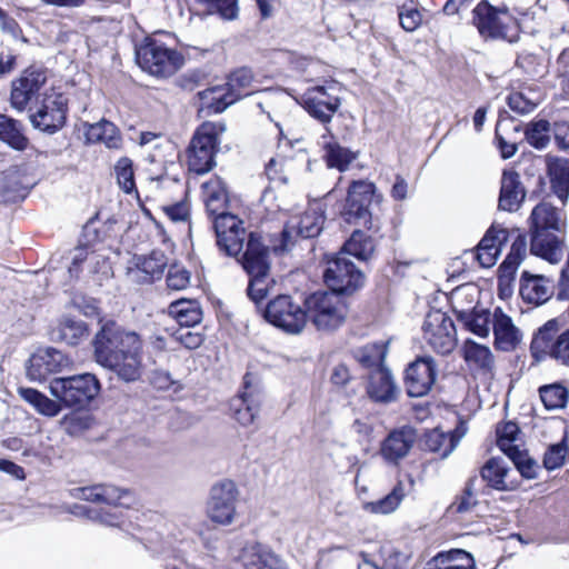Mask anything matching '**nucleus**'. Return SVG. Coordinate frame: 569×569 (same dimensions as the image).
<instances>
[{"label": "nucleus", "mask_w": 569, "mask_h": 569, "mask_svg": "<svg viewBox=\"0 0 569 569\" xmlns=\"http://www.w3.org/2000/svg\"><path fill=\"white\" fill-rule=\"evenodd\" d=\"M143 341L136 331L116 321L101 325L93 339L97 363L113 371L121 380L131 382L141 377Z\"/></svg>", "instance_id": "obj_1"}, {"label": "nucleus", "mask_w": 569, "mask_h": 569, "mask_svg": "<svg viewBox=\"0 0 569 569\" xmlns=\"http://www.w3.org/2000/svg\"><path fill=\"white\" fill-rule=\"evenodd\" d=\"M291 282H297L302 305L291 301L287 296V333H299L305 328L308 315L318 330L332 331L346 320L348 307L340 295L323 291L307 297L309 278L305 271L296 270L289 274Z\"/></svg>", "instance_id": "obj_2"}, {"label": "nucleus", "mask_w": 569, "mask_h": 569, "mask_svg": "<svg viewBox=\"0 0 569 569\" xmlns=\"http://www.w3.org/2000/svg\"><path fill=\"white\" fill-rule=\"evenodd\" d=\"M224 130L226 126L222 122H204L197 129L187 152L190 171L196 174H206L214 167L218 136Z\"/></svg>", "instance_id": "obj_3"}, {"label": "nucleus", "mask_w": 569, "mask_h": 569, "mask_svg": "<svg viewBox=\"0 0 569 569\" xmlns=\"http://www.w3.org/2000/svg\"><path fill=\"white\" fill-rule=\"evenodd\" d=\"M50 393L66 407L81 408L100 391V382L92 373L59 377L50 381Z\"/></svg>", "instance_id": "obj_4"}, {"label": "nucleus", "mask_w": 569, "mask_h": 569, "mask_svg": "<svg viewBox=\"0 0 569 569\" xmlns=\"http://www.w3.org/2000/svg\"><path fill=\"white\" fill-rule=\"evenodd\" d=\"M239 261L250 276L248 296L256 302L262 300L270 290L266 283V277L270 269L268 248L251 233Z\"/></svg>", "instance_id": "obj_5"}, {"label": "nucleus", "mask_w": 569, "mask_h": 569, "mask_svg": "<svg viewBox=\"0 0 569 569\" xmlns=\"http://www.w3.org/2000/svg\"><path fill=\"white\" fill-rule=\"evenodd\" d=\"M472 13V23L483 38H500L509 42L516 40L517 21L507 8H495L487 1H481Z\"/></svg>", "instance_id": "obj_6"}, {"label": "nucleus", "mask_w": 569, "mask_h": 569, "mask_svg": "<svg viewBox=\"0 0 569 569\" xmlns=\"http://www.w3.org/2000/svg\"><path fill=\"white\" fill-rule=\"evenodd\" d=\"M381 196L369 180H353L348 188V196L342 217L346 222L368 227L371 223V207L379 204Z\"/></svg>", "instance_id": "obj_7"}, {"label": "nucleus", "mask_w": 569, "mask_h": 569, "mask_svg": "<svg viewBox=\"0 0 569 569\" xmlns=\"http://www.w3.org/2000/svg\"><path fill=\"white\" fill-rule=\"evenodd\" d=\"M136 58L143 70L157 77L172 76L183 64L180 53L156 40H148L138 47Z\"/></svg>", "instance_id": "obj_8"}, {"label": "nucleus", "mask_w": 569, "mask_h": 569, "mask_svg": "<svg viewBox=\"0 0 569 569\" xmlns=\"http://www.w3.org/2000/svg\"><path fill=\"white\" fill-rule=\"evenodd\" d=\"M342 87L337 81H326L322 86L309 88L300 96H292L310 116L321 122H329L340 107Z\"/></svg>", "instance_id": "obj_9"}, {"label": "nucleus", "mask_w": 569, "mask_h": 569, "mask_svg": "<svg viewBox=\"0 0 569 569\" xmlns=\"http://www.w3.org/2000/svg\"><path fill=\"white\" fill-rule=\"evenodd\" d=\"M30 122L36 129L54 133L63 127L68 112V98L62 93L46 91L42 99L33 108H29Z\"/></svg>", "instance_id": "obj_10"}, {"label": "nucleus", "mask_w": 569, "mask_h": 569, "mask_svg": "<svg viewBox=\"0 0 569 569\" xmlns=\"http://www.w3.org/2000/svg\"><path fill=\"white\" fill-rule=\"evenodd\" d=\"M422 338L435 352L449 355L457 346L452 319L441 310L429 311L422 323Z\"/></svg>", "instance_id": "obj_11"}, {"label": "nucleus", "mask_w": 569, "mask_h": 569, "mask_svg": "<svg viewBox=\"0 0 569 569\" xmlns=\"http://www.w3.org/2000/svg\"><path fill=\"white\" fill-rule=\"evenodd\" d=\"M323 279L331 292L338 295H350L365 283L363 273L340 252L328 261V267L323 271Z\"/></svg>", "instance_id": "obj_12"}, {"label": "nucleus", "mask_w": 569, "mask_h": 569, "mask_svg": "<svg viewBox=\"0 0 569 569\" xmlns=\"http://www.w3.org/2000/svg\"><path fill=\"white\" fill-rule=\"evenodd\" d=\"M237 497V487L232 481L226 480L214 485L208 501V517L213 522L230 525L236 516Z\"/></svg>", "instance_id": "obj_13"}, {"label": "nucleus", "mask_w": 569, "mask_h": 569, "mask_svg": "<svg viewBox=\"0 0 569 569\" xmlns=\"http://www.w3.org/2000/svg\"><path fill=\"white\" fill-rule=\"evenodd\" d=\"M437 378V366L430 356L419 357L406 369L405 385L409 397H423L431 390Z\"/></svg>", "instance_id": "obj_14"}, {"label": "nucleus", "mask_w": 569, "mask_h": 569, "mask_svg": "<svg viewBox=\"0 0 569 569\" xmlns=\"http://www.w3.org/2000/svg\"><path fill=\"white\" fill-rule=\"evenodd\" d=\"M212 222L218 247L228 256H238L246 240L243 222L233 214H219Z\"/></svg>", "instance_id": "obj_15"}, {"label": "nucleus", "mask_w": 569, "mask_h": 569, "mask_svg": "<svg viewBox=\"0 0 569 569\" xmlns=\"http://www.w3.org/2000/svg\"><path fill=\"white\" fill-rule=\"evenodd\" d=\"M47 81L46 72L41 69L29 68L12 81L10 103L17 111H24L31 100Z\"/></svg>", "instance_id": "obj_16"}, {"label": "nucleus", "mask_w": 569, "mask_h": 569, "mask_svg": "<svg viewBox=\"0 0 569 569\" xmlns=\"http://www.w3.org/2000/svg\"><path fill=\"white\" fill-rule=\"evenodd\" d=\"M527 254V238L518 233L515 238L510 251L499 267L498 291L501 298H508L512 295V282L515 274Z\"/></svg>", "instance_id": "obj_17"}, {"label": "nucleus", "mask_w": 569, "mask_h": 569, "mask_svg": "<svg viewBox=\"0 0 569 569\" xmlns=\"http://www.w3.org/2000/svg\"><path fill=\"white\" fill-rule=\"evenodd\" d=\"M556 291L553 279L525 270L519 280V293L522 300L533 306L549 301Z\"/></svg>", "instance_id": "obj_18"}, {"label": "nucleus", "mask_w": 569, "mask_h": 569, "mask_svg": "<svg viewBox=\"0 0 569 569\" xmlns=\"http://www.w3.org/2000/svg\"><path fill=\"white\" fill-rule=\"evenodd\" d=\"M70 365V360L59 350L44 349L33 353L27 365V377L31 381H42Z\"/></svg>", "instance_id": "obj_19"}, {"label": "nucleus", "mask_w": 569, "mask_h": 569, "mask_svg": "<svg viewBox=\"0 0 569 569\" xmlns=\"http://www.w3.org/2000/svg\"><path fill=\"white\" fill-rule=\"evenodd\" d=\"M83 270L92 276H98L99 280L111 274V267L107 257L86 247H79L72 252L68 272L71 278H78Z\"/></svg>", "instance_id": "obj_20"}, {"label": "nucleus", "mask_w": 569, "mask_h": 569, "mask_svg": "<svg viewBox=\"0 0 569 569\" xmlns=\"http://www.w3.org/2000/svg\"><path fill=\"white\" fill-rule=\"evenodd\" d=\"M167 264L168 259L162 251L156 250L149 256H138L128 268V277L136 282L151 283L162 277Z\"/></svg>", "instance_id": "obj_21"}, {"label": "nucleus", "mask_w": 569, "mask_h": 569, "mask_svg": "<svg viewBox=\"0 0 569 569\" xmlns=\"http://www.w3.org/2000/svg\"><path fill=\"white\" fill-rule=\"evenodd\" d=\"M560 329L559 320L550 319L535 331L530 343V353L537 362L547 358L556 360V346Z\"/></svg>", "instance_id": "obj_22"}, {"label": "nucleus", "mask_w": 569, "mask_h": 569, "mask_svg": "<svg viewBox=\"0 0 569 569\" xmlns=\"http://www.w3.org/2000/svg\"><path fill=\"white\" fill-rule=\"evenodd\" d=\"M417 437V430L411 426L392 430L381 443L380 453L382 458L388 462L397 463L407 457Z\"/></svg>", "instance_id": "obj_23"}, {"label": "nucleus", "mask_w": 569, "mask_h": 569, "mask_svg": "<svg viewBox=\"0 0 569 569\" xmlns=\"http://www.w3.org/2000/svg\"><path fill=\"white\" fill-rule=\"evenodd\" d=\"M368 397L378 403H390L397 400L399 389L388 367L372 370L367 376Z\"/></svg>", "instance_id": "obj_24"}, {"label": "nucleus", "mask_w": 569, "mask_h": 569, "mask_svg": "<svg viewBox=\"0 0 569 569\" xmlns=\"http://www.w3.org/2000/svg\"><path fill=\"white\" fill-rule=\"evenodd\" d=\"M492 332L495 347L501 351H513L522 341L521 330L501 308L493 310Z\"/></svg>", "instance_id": "obj_25"}, {"label": "nucleus", "mask_w": 569, "mask_h": 569, "mask_svg": "<svg viewBox=\"0 0 569 569\" xmlns=\"http://www.w3.org/2000/svg\"><path fill=\"white\" fill-rule=\"evenodd\" d=\"M74 497L118 508L124 506L126 501L131 498V495L128 490L111 485H94L74 489Z\"/></svg>", "instance_id": "obj_26"}, {"label": "nucleus", "mask_w": 569, "mask_h": 569, "mask_svg": "<svg viewBox=\"0 0 569 569\" xmlns=\"http://www.w3.org/2000/svg\"><path fill=\"white\" fill-rule=\"evenodd\" d=\"M508 239L509 231L506 228L492 226L477 247V260L480 266L483 268L492 267Z\"/></svg>", "instance_id": "obj_27"}, {"label": "nucleus", "mask_w": 569, "mask_h": 569, "mask_svg": "<svg viewBox=\"0 0 569 569\" xmlns=\"http://www.w3.org/2000/svg\"><path fill=\"white\" fill-rule=\"evenodd\" d=\"M238 558L246 569H283L282 560L260 543L246 545Z\"/></svg>", "instance_id": "obj_28"}, {"label": "nucleus", "mask_w": 569, "mask_h": 569, "mask_svg": "<svg viewBox=\"0 0 569 569\" xmlns=\"http://www.w3.org/2000/svg\"><path fill=\"white\" fill-rule=\"evenodd\" d=\"M530 251L551 263L559 262L563 257V243L553 231L530 232Z\"/></svg>", "instance_id": "obj_29"}, {"label": "nucleus", "mask_w": 569, "mask_h": 569, "mask_svg": "<svg viewBox=\"0 0 569 569\" xmlns=\"http://www.w3.org/2000/svg\"><path fill=\"white\" fill-rule=\"evenodd\" d=\"M232 418L241 426L248 427L256 422L260 411V400L254 392L242 391L229 402Z\"/></svg>", "instance_id": "obj_30"}, {"label": "nucleus", "mask_w": 569, "mask_h": 569, "mask_svg": "<svg viewBox=\"0 0 569 569\" xmlns=\"http://www.w3.org/2000/svg\"><path fill=\"white\" fill-rule=\"evenodd\" d=\"M325 222L322 208L319 203L311 204L295 222L290 221V230H287V239L291 232L302 238H313L320 233Z\"/></svg>", "instance_id": "obj_31"}, {"label": "nucleus", "mask_w": 569, "mask_h": 569, "mask_svg": "<svg viewBox=\"0 0 569 569\" xmlns=\"http://www.w3.org/2000/svg\"><path fill=\"white\" fill-rule=\"evenodd\" d=\"M202 199L207 212L213 218L219 214H229L226 208L229 202V192L222 180H207L202 184Z\"/></svg>", "instance_id": "obj_32"}, {"label": "nucleus", "mask_w": 569, "mask_h": 569, "mask_svg": "<svg viewBox=\"0 0 569 569\" xmlns=\"http://www.w3.org/2000/svg\"><path fill=\"white\" fill-rule=\"evenodd\" d=\"M530 232L560 231L562 220L557 208L548 202L537 204L530 214Z\"/></svg>", "instance_id": "obj_33"}, {"label": "nucleus", "mask_w": 569, "mask_h": 569, "mask_svg": "<svg viewBox=\"0 0 569 569\" xmlns=\"http://www.w3.org/2000/svg\"><path fill=\"white\" fill-rule=\"evenodd\" d=\"M459 438L451 432H445L439 428L428 430L421 440V449L447 458L457 447Z\"/></svg>", "instance_id": "obj_34"}, {"label": "nucleus", "mask_w": 569, "mask_h": 569, "mask_svg": "<svg viewBox=\"0 0 569 569\" xmlns=\"http://www.w3.org/2000/svg\"><path fill=\"white\" fill-rule=\"evenodd\" d=\"M0 141L17 151H24L29 146L23 124L4 113H0Z\"/></svg>", "instance_id": "obj_35"}, {"label": "nucleus", "mask_w": 569, "mask_h": 569, "mask_svg": "<svg viewBox=\"0 0 569 569\" xmlns=\"http://www.w3.org/2000/svg\"><path fill=\"white\" fill-rule=\"evenodd\" d=\"M458 319L462 322L466 329L472 333L487 338L492 329L493 311L488 309L473 308L472 310L458 311Z\"/></svg>", "instance_id": "obj_36"}, {"label": "nucleus", "mask_w": 569, "mask_h": 569, "mask_svg": "<svg viewBox=\"0 0 569 569\" xmlns=\"http://www.w3.org/2000/svg\"><path fill=\"white\" fill-rule=\"evenodd\" d=\"M86 139L91 143L101 142L109 149H119L122 143L119 129L104 119L88 127Z\"/></svg>", "instance_id": "obj_37"}, {"label": "nucleus", "mask_w": 569, "mask_h": 569, "mask_svg": "<svg viewBox=\"0 0 569 569\" xmlns=\"http://www.w3.org/2000/svg\"><path fill=\"white\" fill-rule=\"evenodd\" d=\"M389 342L368 343L355 350V359L368 373L378 368H386L385 360L388 353Z\"/></svg>", "instance_id": "obj_38"}, {"label": "nucleus", "mask_w": 569, "mask_h": 569, "mask_svg": "<svg viewBox=\"0 0 569 569\" xmlns=\"http://www.w3.org/2000/svg\"><path fill=\"white\" fill-rule=\"evenodd\" d=\"M473 567L475 560L469 552L462 549H452L436 556L425 569H472Z\"/></svg>", "instance_id": "obj_39"}, {"label": "nucleus", "mask_w": 569, "mask_h": 569, "mask_svg": "<svg viewBox=\"0 0 569 569\" xmlns=\"http://www.w3.org/2000/svg\"><path fill=\"white\" fill-rule=\"evenodd\" d=\"M375 241L361 230H355L345 242L340 253L349 254L359 260H368L375 252Z\"/></svg>", "instance_id": "obj_40"}, {"label": "nucleus", "mask_w": 569, "mask_h": 569, "mask_svg": "<svg viewBox=\"0 0 569 569\" xmlns=\"http://www.w3.org/2000/svg\"><path fill=\"white\" fill-rule=\"evenodd\" d=\"M405 496V486L402 482H398L386 497L377 501L365 502L363 509L372 515H389L398 509Z\"/></svg>", "instance_id": "obj_41"}, {"label": "nucleus", "mask_w": 569, "mask_h": 569, "mask_svg": "<svg viewBox=\"0 0 569 569\" xmlns=\"http://www.w3.org/2000/svg\"><path fill=\"white\" fill-rule=\"evenodd\" d=\"M169 315L173 317L181 327H193L201 321L202 313L196 301L178 300L169 306Z\"/></svg>", "instance_id": "obj_42"}, {"label": "nucleus", "mask_w": 569, "mask_h": 569, "mask_svg": "<svg viewBox=\"0 0 569 569\" xmlns=\"http://www.w3.org/2000/svg\"><path fill=\"white\" fill-rule=\"evenodd\" d=\"M526 197L525 187L519 180H502L499 208L505 211H517Z\"/></svg>", "instance_id": "obj_43"}, {"label": "nucleus", "mask_w": 569, "mask_h": 569, "mask_svg": "<svg viewBox=\"0 0 569 569\" xmlns=\"http://www.w3.org/2000/svg\"><path fill=\"white\" fill-rule=\"evenodd\" d=\"M199 98L202 106L214 113L224 111L230 104L236 102V98L227 87L208 88L199 92Z\"/></svg>", "instance_id": "obj_44"}, {"label": "nucleus", "mask_w": 569, "mask_h": 569, "mask_svg": "<svg viewBox=\"0 0 569 569\" xmlns=\"http://www.w3.org/2000/svg\"><path fill=\"white\" fill-rule=\"evenodd\" d=\"M509 467L502 458L489 459L481 469L482 479L493 489L505 491L508 489L506 477Z\"/></svg>", "instance_id": "obj_45"}, {"label": "nucleus", "mask_w": 569, "mask_h": 569, "mask_svg": "<svg viewBox=\"0 0 569 569\" xmlns=\"http://www.w3.org/2000/svg\"><path fill=\"white\" fill-rule=\"evenodd\" d=\"M20 397L30 403L40 415L56 417L61 411L58 401L49 399L46 395L32 388H19Z\"/></svg>", "instance_id": "obj_46"}, {"label": "nucleus", "mask_w": 569, "mask_h": 569, "mask_svg": "<svg viewBox=\"0 0 569 569\" xmlns=\"http://www.w3.org/2000/svg\"><path fill=\"white\" fill-rule=\"evenodd\" d=\"M463 358L479 369L490 370L493 367V355L489 347L468 339L463 346Z\"/></svg>", "instance_id": "obj_47"}, {"label": "nucleus", "mask_w": 569, "mask_h": 569, "mask_svg": "<svg viewBox=\"0 0 569 569\" xmlns=\"http://www.w3.org/2000/svg\"><path fill=\"white\" fill-rule=\"evenodd\" d=\"M523 133L531 147L538 150L545 149L550 143V122L545 119L530 121Z\"/></svg>", "instance_id": "obj_48"}, {"label": "nucleus", "mask_w": 569, "mask_h": 569, "mask_svg": "<svg viewBox=\"0 0 569 569\" xmlns=\"http://www.w3.org/2000/svg\"><path fill=\"white\" fill-rule=\"evenodd\" d=\"M323 149H325L323 158H325L328 167L336 168L339 171L347 170L349 164L355 159V154L351 151L340 147L336 142L325 141Z\"/></svg>", "instance_id": "obj_49"}, {"label": "nucleus", "mask_w": 569, "mask_h": 569, "mask_svg": "<svg viewBox=\"0 0 569 569\" xmlns=\"http://www.w3.org/2000/svg\"><path fill=\"white\" fill-rule=\"evenodd\" d=\"M252 80L253 76L251 70L248 68H240L230 74L226 87L236 98V101H238L253 92L251 88Z\"/></svg>", "instance_id": "obj_50"}, {"label": "nucleus", "mask_w": 569, "mask_h": 569, "mask_svg": "<svg viewBox=\"0 0 569 569\" xmlns=\"http://www.w3.org/2000/svg\"><path fill=\"white\" fill-rule=\"evenodd\" d=\"M540 399L548 410L561 409L568 400V390L560 383H552L539 388Z\"/></svg>", "instance_id": "obj_51"}, {"label": "nucleus", "mask_w": 569, "mask_h": 569, "mask_svg": "<svg viewBox=\"0 0 569 569\" xmlns=\"http://www.w3.org/2000/svg\"><path fill=\"white\" fill-rule=\"evenodd\" d=\"M32 187L33 184L23 186L21 180H0V203L23 200Z\"/></svg>", "instance_id": "obj_52"}, {"label": "nucleus", "mask_w": 569, "mask_h": 569, "mask_svg": "<svg viewBox=\"0 0 569 569\" xmlns=\"http://www.w3.org/2000/svg\"><path fill=\"white\" fill-rule=\"evenodd\" d=\"M60 338L69 345H77L88 336V329L83 321L70 318L63 319L60 325Z\"/></svg>", "instance_id": "obj_53"}, {"label": "nucleus", "mask_w": 569, "mask_h": 569, "mask_svg": "<svg viewBox=\"0 0 569 569\" xmlns=\"http://www.w3.org/2000/svg\"><path fill=\"white\" fill-rule=\"evenodd\" d=\"M568 453V445L567 437H563L562 440L558 443L550 445L542 459L543 467L547 470H555L565 463L566 457Z\"/></svg>", "instance_id": "obj_54"}, {"label": "nucleus", "mask_w": 569, "mask_h": 569, "mask_svg": "<svg viewBox=\"0 0 569 569\" xmlns=\"http://www.w3.org/2000/svg\"><path fill=\"white\" fill-rule=\"evenodd\" d=\"M264 319L272 326L284 329V296L277 295V297L269 301L264 312Z\"/></svg>", "instance_id": "obj_55"}, {"label": "nucleus", "mask_w": 569, "mask_h": 569, "mask_svg": "<svg viewBox=\"0 0 569 569\" xmlns=\"http://www.w3.org/2000/svg\"><path fill=\"white\" fill-rule=\"evenodd\" d=\"M477 503L478 501L472 490V482L470 481L466 486L462 495L450 505L449 511L452 513H468L477 506Z\"/></svg>", "instance_id": "obj_56"}, {"label": "nucleus", "mask_w": 569, "mask_h": 569, "mask_svg": "<svg viewBox=\"0 0 569 569\" xmlns=\"http://www.w3.org/2000/svg\"><path fill=\"white\" fill-rule=\"evenodd\" d=\"M166 216L173 222L188 223V232L191 231L190 220V206L188 201L183 200L173 204L162 207Z\"/></svg>", "instance_id": "obj_57"}, {"label": "nucleus", "mask_w": 569, "mask_h": 569, "mask_svg": "<svg viewBox=\"0 0 569 569\" xmlns=\"http://www.w3.org/2000/svg\"><path fill=\"white\" fill-rule=\"evenodd\" d=\"M190 283V272L182 266L173 264L167 276V284L171 290H183Z\"/></svg>", "instance_id": "obj_58"}, {"label": "nucleus", "mask_w": 569, "mask_h": 569, "mask_svg": "<svg viewBox=\"0 0 569 569\" xmlns=\"http://www.w3.org/2000/svg\"><path fill=\"white\" fill-rule=\"evenodd\" d=\"M522 477L527 479H535L538 476V462L528 456L526 451H520L511 460Z\"/></svg>", "instance_id": "obj_59"}, {"label": "nucleus", "mask_w": 569, "mask_h": 569, "mask_svg": "<svg viewBox=\"0 0 569 569\" xmlns=\"http://www.w3.org/2000/svg\"><path fill=\"white\" fill-rule=\"evenodd\" d=\"M546 166L549 178H569V159L548 154Z\"/></svg>", "instance_id": "obj_60"}, {"label": "nucleus", "mask_w": 569, "mask_h": 569, "mask_svg": "<svg viewBox=\"0 0 569 569\" xmlns=\"http://www.w3.org/2000/svg\"><path fill=\"white\" fill-rule=\"evenodd\" d=\"M173 338L177 342L187 349H197L203 342V336L199 332L192 331L187 327H182L173 333Z\"/></svg>", "instance_id": "obj_61"}, {"label": "nucleus", "mask_w": 569, "mask_h": 569, "mask_svg": "<svg viewBox=\"0 0 569 569\" xmlns=\"http://www.w3.org/2000/svg\"><path fill=\"white\" fill-rule=\"evenodd\" d=\"M508 104L517 113L526 114L533 111L537 102L526 97L522 92H512L508 96Z\"/></svg>", "instance_id": "obj_62"}, {"label": "nucleus", "mask_w": 569, "mask_h": 569, "mask_svg": "<svg viewBox=\"0 0 569 569\" xmlns=\"http://www.w3.org/2000/svg\"><path fill=\"white\" fill-rule=\"evenodd\" d=\"M399 21L403 30L412 32L418 29L422 22V14L415 8H402L399 11Z\"/></svg>", "instance_id": "obj_63"}, {"label": "nucleus", "mask_w": 569, "mask_h": 569, "mask_svg": "<svg viewBox=\"0 0 569 569\" xmlns=\"http://www.w3.org/2000/svg\"><path fill=\"white\" fill-rule=\"evenodd\" d=\"M556 286V298L559 301H569V260L561 268L559 279Z\"/></svg>", "instance_id": "obj_64"}]
</instances>
